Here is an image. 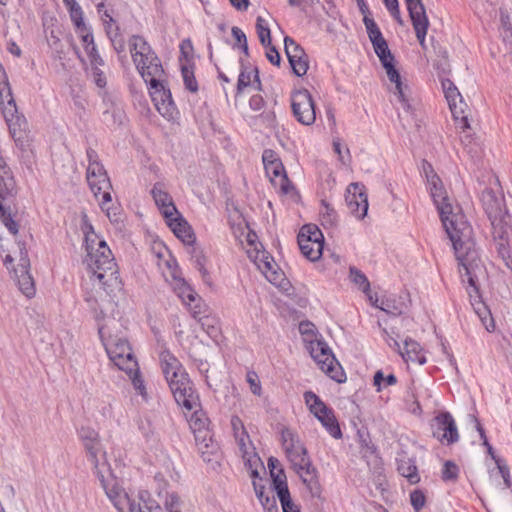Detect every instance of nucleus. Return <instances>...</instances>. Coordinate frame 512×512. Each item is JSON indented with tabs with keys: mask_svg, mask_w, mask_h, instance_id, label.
<instances>
[{
	"mask_svg": "<svg viewBox=\"0 0 512 512\" xmlns=\"http://www.w3.org/2000/svg\"><path fill=\"white\" fill-rule=\"evenodd\" d=\"M398 471L411 483H417L419 481L417 467L414 465V463H412L410 459H400L398 461Z\"/></svg>",
	"mask_w": 512,
	"mask_h": 512,
	"instance_id": "e433bc0d",
	"label": "nucleus"
},
{
	"mask_svg": "<svg viewBox=\"0 0 512 512\" xmlns=\"http://www.w3.org/2000/svg\"><path fill=\"white\" fill-rule=\"evenodd\" d=\"M81 230L85 236V248L88 246L96 245L99 242H104L105 240L100 238L94 231V227L88 221L87 216L85 215L82 219Z\"/></svg>",
	"mask_w": 512,
	"mask_h": 512,
	"instance_id": "ea45409f",
	"label": "nucleus"
},
{
	"mask_svg": "<svg viewBox=\"0 0 512 512\" xmlns=\"http://www.w3.org/2000/svg\"><path fill=\"white\" fill-rule=\"evenodd\" d=\"M396 382L397 379L393 374L385 376L382 371H377L374 375V385L377 387L378 391L381 389L382 385L390 386L396 384Z\"/></svg>",
	"mask_w": 512,
	"mask_h": 512,
	"instance_id": "3c124183",
	"label": "nucleus"
},
{
	"mask_svg": "<svg viewBox=\"0 0 512 512\" xmlns=\"http://www.w3.org/2000/svg\"><path fill=\"white\" fill-rule=\"evenodd\" d=\"M246 380L250 386L251 392L254 395L260 396L262 389L258 375L253 371H249L246 375Z\"/></svg>",
	"mask_w": 512,
	"mask_h": 512,
	"instance_id": "13d9d810",
	"label": "nucleus"
},
{
	"mask_svg": "<svg viewBox=\"0 0 512 512\" xmlns=\"http://www.w3.org/2000/svg\"><path fill=\"white\" fill-rule=\"evenodd\" d=\"M399 353L406 362L410 361L420 365L426 363V357L420 344L411 338L404 341V347L400 349Z\"/></svg>",
	"mask_w": 512,
	"mask_h": 512,
	"instance_id": "2f4dec72",
	"label": "nucleus"
},
{
	"mask_svg": "<svg viewBox=\"0 0 512 512\" xmlns=\"http://www.w3.org/2000/svg\"><path fill=\"white\" fill-rule=\"evenodd\" d=\"M88 461L92 464L94 473L100 480L104 490L109 488L116 480L113 477L110 465L107 460L106 451L104 448H98L93 452L86 454Z\"/></svg>",
	"mask_w": 512,
	"mask_h": 512,
	"instance_id": "5701e85b",
	"label": "nucleus"
},
{
	"mask_svg": "<svg viewBox=\"0 0 512 512\" xmlns=\"http://www.w3.org/2000/svg\"><path fill=\"white\" fill-rule=\"evenodd\" d=\"M459 468L452 461H446L442 470V478L445 481H455L458 478Z\"/></svg>",
	"mask_w": 512,
	"mask_h": 512,
	"instance_id": "603ef678",
	"label": "nucleus"
},
{
	"mask_svg": "<svg viewBox=\"0 0 512 512\" xmlns=\"http://www.w3.org/2000/svg\"><path fill=\"white\" fill-rule=\"evenodd\" d=\"M76 33L81 38L83 47L90 60L91 65L104 64L103 59L100 57L96 45L94 43V37L91 29L88 26L82 27L76 30Z\"/></svg>",
	"mask_w": 512,
	"mask_h": 512,
	"instance_id": "c756f323",
	"label": "nucleus"
},
{
	"mask_svg": "<svg viewBox=\"0 0 512 512\" xmlns=\"http://www.w3.org/2000/svg\"><path fill=\"white\" fill-rule=\"evenodd\" d=\"M159 360L177 404L188 410L195 409L198 406V395L180 361L168 350L161 351Z\"/></svg>",
	"mask_w": 512,
	"mask_h": 512,
	"instance_id": "7ed1b4c3",
	"label": "nucleus"
},
{
	"mask_svg": "<svg viewBox=\"0 0 512 512\" xmlns=\"http://www.w3.org/2000/svg\"><path fill=\"white\" fill-rule=\"evenodd\" d=\"M230 226L235 238L246 250L260 244L256 233L250 229L246 220L237 211L230 220Z\"/></svg>",
	"mask_w": 512,
	"mask_h": 512,
	"instance_id": "bb28decb",
	"label": "nucleus"
},
{
	"mask_svg": "<svg viewBox=\"0 0 512 512\" xmlns=\"http://www.w3.org/2000/svg\"><path fill=\"white\" fill-rule=\"evenodd\" d=\"M333 149L334 152L338 155V159L342 164L348 165L350 163L351 156L349 149L345 148V151H343V146L340 139L333 140Z\"/></svg>",
	"mask_w": 512,
	"mask_h": 512,
	"instance_id": "864d4df0",
	"label": "nucleus"
},
{
	"mask_svg": "<svg viewBox=\"0 0 512 512\" xmlns=\"http://www.w3.org/2000/svg\"><path fill=\"white\" fill-rule=\"evenodd\" d=\"M130 52L138 72L145 82L156 77H163L164 70L157 55L150 45L140 36L130 39Z\"/></svg>",
	"mask_w": 512,
	"mask_h": 512,
	"instance_id": "9d476101",
	"label": "nucleus"
},
{
	"mask_svg": "<svg viewBox=\"0 0 512 512\" xmlns=\"http://www.w3.org/2000/svg\"><path fill=\"white\" fill-rule=\"evenodd\" d=\"M291 108L294 117L299 123L310 126L315 122V103L307 90H298L292 94Z\"/></svg>",
	"mask_w": 512,
	"mask_h": 512,
	"instance_id": "f3484780",
	"label": "nucleus"
},
{
	"mask_svg": "<svg viewBox=\"0 0 512 512\" xmlns=\"http://www.w3.org/2000/svg\"><path fill=\"white\" fill-rule=\"evenodd\" d=\"M482 203L491 221L498 256L507 258L512 248V226L510 216L503 206V198L496 196L492 190H485L482 194Z\"/></svg>",
	"mask_w": 512,
	"mask_h": 512,
	"instance_id": "39448f33",
	"label": "nucleus"
},
{
	"mask_svg": "<svg viewBox=\"0 0 512 512\" xmlns=\"http://www.w3.org/2000/svg\"><path fill=\"white\" fill-rule=\"evenodd\" d=\"M319 368L332 380L343 383L346 380L345 372L333 355L329 346L322 340L311 342L306 347Z\"/></svg>",
	"mask_w": 512,
	"mask_h": 512,
	"instance_id": "ddd939ff",
	"label": "nucleus"
},
{
	"mask_svg": "<svg viewBox=\"0 0 512 512\" xmlns=\"http://www.w3.org/2000/svg\"><path fill=\"white\" fill-rule=\"evenodd\" d=\"M78 436L81 441H88V440H96V437L99 436L98 432L94 429L86 426H82L78 430Z\"/></svg>",
	"mask_w": 512,
	"mask_h": 512,
	"instance_id": "680f3d73",
	"label": "nucleus"
},
{
	"mask_svg": "<svg viewBox=\"0 0 512 512\" xmlns=\"http://www.w3.org/2000/svg\"><path fill=\"white\" fill-rule=\"evenodd\" d=\"M299 331L303 336V340L306 343V347L310 345L311 342L319 340L317 338L315 326L310 322H301L299 325Z\"/></svg>",
	"mask_w": 512,
	"mask_h": 512,
	"instance_id": "de8ad7c7",
	"label": "nucleus"
},
{
	"mask_svg": "<svg viewBox=\"0 0 512 512\" xmlns=\"http://www.w3.org/2000/svg\"><path fill=\"white\" fill-rule=\"evenodd\" d=\"M256 32L260 43L264 47H268L271 44V32L269 23L261 16H258L256 19Z\"/></svg>",
	"mask_w": 512,
	"mask_h": 512,
	"instance_id": "58836bf2",
	"label": "nucleus"
},
{
	"mask_svg": "<svg viewBox=\"0 0 512 512\" xmlns=\"http://www.w3.org/2000/svg\"><path fill=\"white\" fill-rule=\"evenodd\" d=\"M363 23L365 25L369 40L371 41L373 49L379 60L385 61L386 58H388V60H394V56L388 47V43L383 37L382 32L374 19L365 16L363 17Z\"/></svg>",
	"mask_w": 512,
	"mask_h": 512,
	"instance_id": "4be33fe9",
	"label": "nucleus"
},
{
	"mask_svg": "<svg viewBox=\"0 0 512 512\" xmlns=\"http://www.w3.org/2000/svg\"><path fill=\"white\" fill-rule=\"evenodd\" d=\"M181 72L186 88L191 92H196L198 90V85L192 68L188 65H182Z\"/></svg>",
	"mask_w": 512,
	"mask_h": 512,
	"instance_id": "09e8293b",
	"label": "nucleus"
},
{
	"mask_svg": "<svg viewBox=\"0 0 512 512\" xmlns=\"http://www.w3.org/2000/svg\"><path fill=\"white\" fill-rule=\"evenodd\" d=\"M261 505L263 507L264 512H279L274 496H272L269 499H264V502L261 503Z\"/></svg>",
	"mask_w": 512,
	"mask_h": 512,
	"instance_id": "774afa93",
	"label": "nucleus"
},
{
	"mask_svg": "<svg viewBox=\"0 0 512 512\" xmlns=\"http://www.w3.org/2000/svg\"><path fill=\"white\" fill-rule=\"evenodd\" d=\"M349 279L353 284L358 286L360 290L368 294V292L370 291V282L365 276V274L362 273L359 269L355 267H350Z\"/></svg>",
	"mask_w": 512,
	"mask_h": 512,
	"instance_id": "79ce46f5",
	"label": "nucleus"
},
{
	"mask_svg": "<svg viewBox=\"0 0 512 512\" xmlns=\"http://www.w3.org/2000/svg\"><path fill=\"white\" fill-rule=\"evenodd\" d=\"M422 170L427 181V188L431 198L439 212L444 229L452 242L458 262L464 267L470 283H474L482 274V261L479 257L472 227L464 220V217L455 212L447 191L434 172L432 165L423 162Z\"/></svg>",
	"mask_w": 512,
	"mask_h": 512,
	"instance_id": "f257e3e1",
	"label": "nucleus"
},
{
	"mask_svg": "<svg viewBox=\"0 0 512 512\" xmlns=\"http://www.w3.org/2000/svg\"><path fill=\"white\" fill-rule=\"evenodd\" d=\"M165 220L175 236L184 244L191 245L195 242V236L190 225L179 212H176L175 216L166 218Z\"/></svg>",
	"mask_w": 512,
	"mask_h": 512,
	"instance_id": "c85d7f7f",
	"label": "nucleus"
},
{
	"mask_svg": "<svg viewBox=\"0 0 512 512\" xmlns=\"http://www.w3.org/2000/svg\"><path fill=\"white\" fill-rule=\"evenodd\" d=\"M474 422H475L476 429L479 432L481 439L483 440V445L487 447L488 453L495 460V462L497 464L498 472L504 479L505 485L509 486V471H508L507 467L505 465L501 464V460L495 456V454L493 452V448L489 444L487 437L485 435V431H484L483 427L481 426L480 422L477 419H475Z\"/></svg>",
	"mask_w": 512,
	"mask_h": 512,
	"instance_id": "72a5a7b5",
	"label": "nucleus"
},
{
	"mask_svg": "<svg viewBox=\"0 0 512 512\" xmlns=\"http://www.w3.org/2000/svg\"><path fill=\"white\" fill-rule=\"evenodd\" d=\"M231 427L236 444L238 446V450L245 464L250 468L257 466L260 458L255 451V447L244 427L242 420L238 416H233L231 418Z\"/></svg>",
	"mask_w": 512,
	"mask_h": 512,
	"instance_id": "dca6fc26",
	"label": "nucleus"
},
{
	"mask_svg": "<svg viewBox=\"0 0 512 512\" xmlns=\"http://www.w3.org/2000/svg\"><path fill=\"white\" fill-rule=\"evenodd\" d=\"M147 83L150 85V96L157 111L164 118L172 119L176 109L171 92L164 86L162 77L152 78Z\"/></svg>",
	"mask_w": 512,
	"mask_h": 512,
	"instance_id": "a211bd4d",
	"label": "nucleus"
},
{
	"mask_svg": "<svg viewBox=\"0 0 512 512\" xmlns=\"http://www.w3.org/2000/svg\"><path fill=\"white\" fill-rule=\"evenodd\" d=\"M482 267H484V266L482 265ZM459 273H460L462 282L468 284L466 287V290L470 297L471 303L474 307L476 314L478 315L482 324L485 326L486 330L493 331L495 328V325H494V321L491 317V313L488 310V308L481 301L478 300L479 299L478 282H479V279L485 275V268H483L482 274H480L477 277L476 281L472 284L470 283V281L466 275V271L460 262H459Z\"/></svg>",
	"mask_w": 512,
	"mask_h": 512,
	"instance_id": "2eb2a0df",
	"label": "nucleus"
},
{
	"mask_svg": "<svg viewBox=\"0 0 512 512\" xmlns=\"http://www.w3.org/2000/svg\"><path fill=\"white\" fill-rule=\"evenodd\" d=\"M299 248L301 250V253L310 261H317L320 259L323 247H324V240L323 241H307L306 239H302V242H298Z\"/></svg>",
	"mask_w": 512,
	"mask_h": 512,
	"instance_id": "f704fd0d",
	"label": "nucleus"
},
{
	"mask_svg": "<svg viewBox=\"0 0 512 512\" xmlns=\"http://www.w3.org/2000/svg\"><path fill=\"white\" fill-rule=\"evenodd\" d=\"M283 512H300L299 507L292 501L291 496L279 500Z\"/></svg>",
	"mask_w": 512,
	"mask_h": 512,
	"instance_id": "0e129e2a",
	"label": "nucleus"
},
{
	"mask_svg": "<svg viewBox=\"0 0 512 512\" xmlns=\"http://www.w3.org/2000/svg\"><path fill=\"white\" fill-rule=\"evenodd\" d=\"M298 242H302V239H306L307 241H323V234L319 230V228L315 225H304L299 234H298Z\"/></svg>",
	"mask_w": 512,
	"mask_h": 512,
	"instance_id": "37998d69",
	"label": "nucleus"
},
{
	"mask_svg": "<svg viewBox=\"0 0 512 512\" xmlns=\"http://www.w3.org/2000/svg\"><path fill=\"white\" fill-rule=\"evenodd\" d=\"M433 435L447 444H453L459 440L456 422L449 412L440 413L434 418Z\"/></svg>",
	"mask_w": 512,
	"mask_h": 512,
	"instance_id": "412c9836",
	"label": "nucleus"
},
{
	"mask_svg": "<svg viewBox=\"0 0 512 512\" xmlns=\"http://www.w3.org/2000/svg\"><path fill=\"white\" fill-rule=\"evenodd\" d=\"M264 99L260 95H253L249 99V106L254 111H260L264 107Z\"/></svg>",
	"mask_w": 512,
	"mask_h": 512,
	"instance_id": "338daca9",
	"label": "nucleus"
},
{
	"mask_svg": "<svg viewBox=\"0 0 512 512\" xmlns=\"http://www.w3.org/2000/svg\"><path fill=\"white\" fill-rule=\"evenodd\" d=\"M247 255L271 284L284 292L290 290V282L280 270L273 257L262 249L261 244H258L253 249L248 248Z\"/></svg>",
	"mask_w": 512,
	"mask_h": 512,
	"instance_id": "9b49d317",
	"label": "nucleus"
},
{
	"mask_svg": "<svg viewBox=\"0 0 512 512\" xmlns=\"http://www.w3.org/2000/svg\"><path fill=\"white\" fill-rule=\"evenodd\" d=\"M0 107L3 117L8 125L11 137L16 144L24 148L28 145V123L25 117L18 113L16 102L13 98L8 77L0 64Z\"/></svg>",
	"mask_w": 512,
	"mask_h": 512,
	"instance_id": "6e6552de",
	"label": "nucleus"
},
{
	"mask_svg": "<svg viewBox=\"0 0 512 512\" xmlns=\"http://www.w3.org/2000/svg\"><path fill=\"white\" fill-rule=\"evenodd\" d=\"M156 265L161 271L163 277L170 283L173 290L183 303L189 307L193 317L202 314V307L197 299V294L181 277L176 260L172 257L168 249L162 244H157Z\"/></svg>",
	"mask_w": 512,
	"mask_h": 512,
	"instance_id": "423d86ee",
	"label": "nucleus"
},
{
	"mask_svg": "<svg viewBox=\"0 0 512 512\" xmlns=\"http://www.w3.org/2000/svg\"><path fill=\"white\" fill-rule=\"evenodd\" d=\"M98 333L111 362L126 374H131L137 368V360L124 338L112 336L109 333V325H99Z\"/></svg>",
	"mask_w": 512,
	"mask_h": 512,
	"instance_id": "1a4fd4ad",
	"label": "nucleus"
},
{
	"mask_svg": "<svg viewBox=\"0 0 512 512\" xmlns=\"http://www.w3.org/2000/svg\"><path fill=\"white\" fill-rule=\"evenodd\" d=\"M71 21L75 26V30L87 26L83 19V11L76 1H72L71 6L68 8Z\"/></svg>",
	"mask_w": 512,
	"mask_h": 512,
	"instance_id": "49530a36",
	"label": "nucleus"
},
{
	"mask_svg": "<svg viewBox=\"0 0 512 512\" xmlns=\"http://www.w3.org/2000/svg\"><path fill=\"white\" fill-rule=\"evenodd\" d=\"M87 182L89 187L99 201L101 209L106 213L112 222L120 220L121 209L119 205L112 202V185L103 165L99 162L98 155L93 149L87 150Z\"/></svg>",
	"mask_w": 512,
	"mask_h": 512,
	"instance_id": "0eeeda50",
	"label": "nucleus"
},
{
	"mask_svg": "<svg viewBox=\"0 0 512 512\" xmlns=\"http://www.w3.org/2000/svg\"><path fill=\"white\" fill-rule=\"evenodd\" d=\"M345 200L349 211L357 219H363L368 211V197L364 185L351 183L346 192Z\"/></svg>",
	"mask_w": 512,
	"mask_h": 512,
	"instance_id": "aec40b11",
	"label": "nucleus"
},
{
	"mask_svg": "<svg viewBox=\"0 0 512 512\" xmlns=\"http://www.w3.org/2000/svg\"><path fill=\"white\" fill-rule=\"evenodd\" d=\"M163 504L167 512H181L182 500L176 492L166 491Z\"/></svg>",
	"mask_w": 512,
	"mask_h": 512,
	"instance_id": "c03bdc74",
	"label": "nucleus"
},
{
	"mask_svg": "<svg viewBox=\"0 0 512 512\" xmlns=\"http://www.w3.org/2000/svg\"><path fill=\"white\" fill-rule=\"evenodd\" d=\"M267 176L275 186H279L284 193H288L290 183L284 170L282 162H272L265 166Z\"/></svg>",
	"mask_w": 512,
	"mask_h": 512,
	"instance_id": "7c9ffc66",
	"label": "nucleus"
},
{
	"mask_svg": "<svg viewBox=\"0 0 512 512\" xmlns=\"http://www.w3.org/2000/svg\"><path fill=\"white\" fill-rule=\"evenodd\" d=\"M442 88L447 99L448 105L451 111L455 114L458 108V102L460 104L462 103V97L457 87L449 79H445L442 81Z\"/></svg>",
	"mask_w": 512,
	"mask_h": 512,
	"instance_id": "c9c22d12",
	"label": "nucleus"
},
{
	"mask_svg": "<svg viewBox=\"0 0 512 512\" xmlns=\"http://www.w3.org/2000/svg\"><path fill=\"white\" fill-rule=\"evenodd\" d=\"M128 375L132 381V384H133L135 390L138 391V393L142 397L145 398L146 397V388H145L143 379L139 375V368L137 367L135 371H133L131 374H128Z\"/></svg>",
	"mask_w": 512,
	"mask_h": 512,
	"instance_id": "4d7b16f0",
	"label": "nucleus"
},
{
	"mask_svg": "<svg viewBox=\"0 0 512 512\" xmlns=\"http://www.w3.org/2000/svg\"><path fill=\"white\" fill-rule=\"evenodd\" d=\"M30 262L26 253H20V259L17 267L13 268L14 279L17 282L19 290L27 297L35 295L36 289L32 276L29 272Z\"/></svg>",
	"mask_w": 512,
	"mask_h": 512,
	"instance_id": "a878e982",
	"label": "nucleus"
},
{
	"mask_svg": "<svg viewBox=\"0 0 512 512\" xmlns=\"http://www.w3.org/2000/svg\"><path fill=\"white\" fill-rule=\"evenodd\" d=\"M272 480L274 489L279 500L286 499L287 497L291 496L287 486L286 475L282 468L278 469L277 475H275V477L272 478Z\"/></svg>",
	"mask_w": 512,
	"mask_h": 512,
	"instance_id": "4c0bfd02",
	"label": "nucleus"
},
{
	"mask_svg": "<svg viewBox=\"0 0 512 512\" xmlns=\"http://www.w3.org/2000/svg\"><path fill=\"white\" fill-rule=\"evenodd\" d=\"M106 495L119 512H151V503H157L150 498L147 491H140L137 497H133L119 487L116 481L105 489Z\"/></svg>",
	"mask_w": 512,
	"mask_h": 512,
	"instance_id": "f8f14e48",
	"label": "nucleus"
},
{
	"mask_svg": "<svg viewBox=\"0 0 512 512\" xmlns=\"http://www.w3.org/2000/svg\"><path fill=\"white\" fill-rule=\"evenodd\" d=\"M304 400L311 413L321 422L327 432L335 439L341 438L342 432L332 409H329L312 391L304 393Z\"/></svg>",
	"mask_w": 512,
	"mask_h": 512,
	"instance_id": "4468645a",
	"label": "nucleus"
},
{
	"mask_svg": "<svg viewBox=\"0 0 512 512\" xmlns=\"http://www.w3.org/2000/svg\"><path fill=\"white\" fill-rule=\"evenodd\" d=\"M81 442L85 448L86 454L98 450V448H103L99 436L96 437V440H88Z\"/></svg>",
	"mask_w": 512,
	"mask_h": 512,
	"instance_id": "69168bd1",
	"label": "nucleus"
},
{
	"mask_svg": "<svg viewBox=\"0 0 512 512\" xmlns=\"http://www.w3.org/2000/svg\"><path fill=\"white\" fill-rule=\"evenodd\" d=\"M284 47L293 72L297 76L305 75L307 73L309 64L304 49L288 36H286L284 39Z\"/></svg>",
	"mask_w": 512,
	"mask_h": 512,
	"instance_id": "393cba45",
	"label": "nucleus"
},
{
	"mask_svg": "<svg viewBox=\"0 0 512 512\" xmlns=\"http://www.w3.org/2000/svg\"><path fill=\"white\" fill-rule=\"evenodd\" d=\"M200 407V403L198 402V406L195 409L188 410L184 408L187 412H191V416L188 419L189 425L191 429L195 431H201L206 426V418L202 413L198 411Z\"/></svg>",
	"mask_w": 512,
	"mask_h": 512,
	"instance_id": "a18cd8bd",
	"label": "nucleus"
},
{
	"mask_svg": "<svg viewBox=\"0 0 512 512\" xmlns=\"http://www.w3.org/2000/svg\"><path fill=\"white\" fill-rule=\"evenodd\" d=\"M151 194L156 206L165 219L176 215L178 210L163 183H156L151 190Z\"/></svg>",
	"mask_w": 512,
	"mask_h": 512,
	"instance_id": "cd10ccee",
	"label": "nucleus"
},
{
	"mask_svg": "<svg viewBox=\"0 0 512 512\" xmlns=\"http://www.w3.org/2000/svg\"><path fill=\"white\" fill-rule=\"evenodd\" d=\"M86 249L85 263L91 274L90 279L94 285L99 286L108 295L121 289V280L118 275L117 265L112 252L106 242L88 246Z\"/></svg>",
	"mask_w": 512,
	"mask_h": 512,
	"instance_id": "f03ea898",
	"label": "nucleus"
},
{
	"mask_svg": "<svg viewBox=\"0 0 512 512\" xmlns=\"http://www.w3.org/2000/svg\"><path fill=\"white\" fill-rule=\"evenodd\" d=\"M102 65L103 64L91 65V71H90V76L92 77L94 83L99 88H104L106 86V77H105L104 73L101 71V69L99 68V66H102Z\"/></svg>",
	"mask_w": 512,
	"mask_h": 512,
	"instance_id": "6e6d98bb",
	"label": "nucleus"
},
{
	"mask_svg": "<svg viewBox=\"0 0 512 512\" xmlns=\"http://www.w3.org/2000/svg\"><path fill=\"white\" fill-rule=\"evenodd\" d=\"M265 48H266V57H267V59L273 65H277L278 66L280 64L281 58H280V55H279L278 51L276 50V48L274 46H272L271 44L268 47H265Z\"/></svg>",
	"mask_w": 512,
	"mask_h": 512,
	"instance_id": "e2e57ef3",
	"label": "nucleus"
},
{
	"mask_svg": "<svg viewBox=\"0 0 512 512\" xmlns=\"http://www.w3.org/2000/svg\"><path fill=\"white\" fill-rule=\"evenodd\" d=\"M231 32H232V36L234 37V39L236 40L237 42V45L240 49H242V51L248 55V44H247V37L245 35V33L242 31V29H240L239 27H232L231 29Z\"/></svg>",
	"mask_w": 512,
	"mask_h": 512,
	"instance_id": "5fc2aeb1",
	"label": "nucleus"
},
{
	"mask_svg": "<svg viewBox=\"0 0 512 512\" xmlns=\"http://www.w3.org/2000/svg\"><path fill=\"white\" fill-rule=\"evenodd\" d=\"M97 12L101 18L103 23L106 35L110 39L112 46L116 50L117 53H122L125 50L124 39L120 33V28L114 18L112 17L111 12L106 8L104 3H99L97 5Z\"/></svg>",
	"mask_w": 512,
	"mask_h": 512,
	"instance_id": "b1692460",
	"label": "nucleus"
},
{
	"mask_svg": "<svg viewBox=\"0 0 512 512\" xmlns=\"http://www.w3.org/2000/svg\"><path fill=\"white\" fill-rule=\"evenodd\" d=\"M283 450L293 469L300 476L302 482L313 497H320L322 493L318 480L317 470L312 465L304 444L297 434L289 429L282 431Z\"/></svg>",
	"mask_w": 512,
	"mask_h": 512,
	"instance_id": "20e7f679",
	"label": "nucleus"
},
{
	"mask_svg": "<svg viewBox=\"0 0 512 512\" xmlns=\"http://www.w3.org/2000/svg\"><path fill=\"white\" fill-rule=\"evenodd\" d=\"M410 502H411L412 507L416 511H419L425 505V495L423 494L422 491L415 490V491L411 492V494H410Z\"/></svg>",
	"mask_w": 512,
	"mask_h": 512,
	"instance_id": "052dcab7",
	"label": "nucleus"
},
{
	"mask_svg": "<svg viewBox=\"0 0 512 512\" xmlns=\"http://www.w3.org/2000/svg\"><path fill=\"white\" fill-rule=\"evenodd\" d=\"M406 5L419 44L423 49H426L425 38L429 27V20L425 7L421 0H406Z\"/></svg>",
	"mask_w": 512,
	"mask_h": 512,
	"instance_id": "6ab92c4d",
	"label": "nucleus"
},
{
	"mask_svg": "<svg viewBox=\"0 0 512 512\" xmlns=\"http://www.w3.org/2000/svg\"><path fill=\"white\" fill-rule=\"evenodd\" d=\"M252 78H254V82L257 83V89H261V83L258 75L257 69L251 71H241L238 77L237 90L241 92L243 89L248 87L252 83Z\"/></svg>",
	"mask_w": 512,
	"mask_h": 512,
	"instance_id": "a19ab883",
	"label": "nucleus"
},
{
	"mask_svg": "<svg viewBox=\"0 0 512 512\" xmlns=\"http://www.w3.org/2000/svg\"><path fill=\"white\" fill-rule=\"evenodd\" d=\"M387 10L390 12L392 17L399 23L403 24V20L401 18L398 0H383Z\"/></svg>",
	"mask_w": 512,
	"mask_h": 512,
	"instance_id": "bf43d9fd",
	"label": "nucleus"
},
{
	"mask_svg": "<svg viewBox=\"0 0 512 512\" xmlns=\"http://www.w3.org/2000/svg\"><path fill=\"white\" fill-rule=\"evenodd\" d=\"M197 318H199L203 329H205L210 336H217L219 327L218 321L215 318L208 316L201 317V314Z\"/></svg>",
	"mask_w": 512,
	"mask_h": 512,
	"instance_id": "8fccbe9b",
	"label": "nucleus"
},
{
	"mask_svg": "<svg viewBox=\"0 0 512 512\" xmlns=\"http://www.w3.org/2000/svg\"><path fill=\"white\" fill-rule=\"evenodd\" d=\"M383 68L386 71L387 77L391 83L395 84V95H397L399 101L406 105L407 99L403 90V85L401 82V76L399 72L395 69L394 60L385 59V61H380Z\"/></svg>",
	"mask_w": 512,
	"mask_h": 512,
	"instance_id": "473e14b6",
	"label": "nucleus"
}]
</instances>
